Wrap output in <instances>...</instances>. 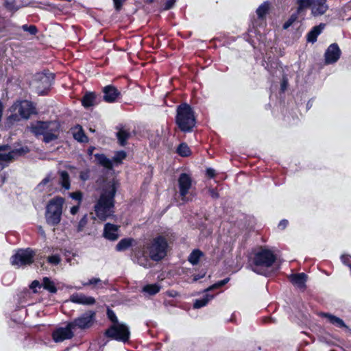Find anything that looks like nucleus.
Listing matches in <instances>:
<instances>
[{"label":"nucleus","instance_id":"12","mask_svg":"<svg viewBox=\"0 0 351 351\" xmlns=\"http://www.w3.org/2000/svg\"><path fill=\"white\" fill-rule=\"evenodd\" d=\"M55 178L51 174L47 175L38 184L36 189L38 192L43 193L44 195H51L56 191Z\"/></svg>","mask_w":351,"mask_h":351},{"label":"nucleus","instance_id":"35","mask_svg":"<svg viewBox=\"0 0 351 351\" xmlns=\"http://www.w3.org/2000/svg\"><path fill=\"white\" fill-rule=\"evenodd\" d=\"M95 95L93 93H88L84 95L82 102L84 107H90L94 104Z\"/></svg>","mask_w":351,"mask_h":351},{"label":"nucleus","instance_id":"17","mask_svg":"<svg viewBox=\"0 0 351 351\" xmlns=\"http://www.w3.org/2000/svg\"><path fill=\"white\" fill-rule=\"evenodd\" d=\"M22 153V149H15L9 153H0V169H3L7 163L14 160L18 156L21 155Z\"/></svg>","mask_w":351,"mask_h":351},{"label":"nucleus","instance_id":"19","mask_svg":"<svg viewBox=\"0 0 351 351\" xmlns=\"http://www.w3.org/2000/svg\"><path fill=\"white\" fill-rule=\"evenodd\" d=\"M118 230L119 226L111 223H106L104 227V236L109 240H117L119 238Z\"/></svg>","mask_w":351,"mask_h":351},{"label":"nucleus","instance_id":"4","mask_svg":"<svg viewBox=\"0 0 351 351\" xmlns=\"http://www.w3.org/2000/svg\"><path fill=\"white\" fill-rule=\"evenodd\" d=\"M64 204V199L60 196L53 197L48 202L46 206L45 218L49 224L56 226L60 222Z\"/></svg>","mask_w":351,"mask_h":351},{"label":"nucleus","instance_id":"14","mask_svg":"<svg viewBox=\"0 0 351 351\" xmlns=\"http://www.w3.org/2000/svg\"><path fill=\"white\" fill-rule=\"evenodd\" d=\"M74 329L70 327L69 323L66 327H61L53 332V339L56 342H61L66 339H71L73 337Z\"/></svg>","mask_w":351,"mask_h":351},{"label":"nucleus","instance_id":"36","mask_svg":"<svg viewBox=\"0 0 351 351\" xmlns=\"http://www.w3.org/2000/svg\"><path fill=\"white\" fill-rule=\"evenodd\" d=\"M129 137V134L124 130H121L117 132V138L120 143L123 145Z\"/></svg>","mask_w":351,"mask_h":351},{"label":"nucleus","instance_id":"40","mask_svg":"<svg viewBox=\"0 0 351 351\" xmlns=\"http://www.w3.org/2000/svg\"><path fill=\"white\" fill-rule=\"evenodd\" d=\"M126 156L124 152H119L116 153L113 158V160L116 162H121Z\"/></svg>","mask_w":351,"mask_h":351},{"label":"nucleus","instance_id":"38","mask_svg":"<svg viewBox=\"0 0 351 351\" xmlns=\"http://www.w3.org/2000/svg\"><path fill=\"white\" fill-rule=\"evenodd\" d=\"M228 281H229V278H226V279H224L223 280H221V281L214 284L213 285L209 287L208 288H207L205 290V291H212L214 289H217V288L221 287L223 286L224 285H226Z\"/></svg>","mask_w":351,"mask_h":351},{"label":"nucleus","instance_id":"50","mask_svg":"<svg viewBox=\"0 0 351 351\" xmlns=\"http://www.w3.org/2000/svg\"><path fill=\"white\" fill-rule=\"evenodd\" d=\"M204 276H205V274H202V275H201V276H198V275H197V276H194L193 279V282L197 281V280H199V279H200V278H203Z\"/></svg>","mask_w":351,"mask_h":351},{"label":"nucleus","instance_id":"26","mask_svg":"<svg viewBox=\"0 0 351 351\" xmlns=\"http://www.w3.org/2000/svg\"><path fill=\"white\" fill-rule=\"evenodd\" d=\"M73 134L74 138L80 142L87 141V137L84 134L83 130L81 126H76L73 128Z\"/></svg>","mask_w":351,"mask_h":351},{"label":"nucleus","instance_id":"3","mask_svg":"<svg viewBox=\"0 0 351 351\" xmlns=\"http://www.w3.org/2000/svg\"><path fill=\"white\" fill-rule=\"evenodd\" d=\"M275 259V256L271 250L261 248L254 254L252 270L257 274H264L265 269L271 267Z\"/></svg>","mask_w":351,"mask_h":351},{"label":"nucleus","instance_id":"39","mask_svg":"<svg viewBox=\"0 0 351 351\" xmlns=\"http://www.w3.org/2000/svg\"><path fill=\"white\" fill-rule=\"evenodd\" d=\"M47 261L49 263L56 265L60 263L61 259L58 255H52L47 258Z\"/></svg>","mask_w":351,"mask_h":351},{"label":"nucleus","instance_id":"20","mask_svg":"<svg viewBox=\"0 0 351 351\" xmlns=\"http://www.w3.org/2000/svg\"><path fill=\"white\" fill-rule=\"evenodd\" d=\"M104 99L106 102H113L119 95V92L112 86H107L104 88Z\"/></svg>","mask_w":351,"mask_h":351},{"label":"nucleus","instance_id":"46","mask_svg":"<svg viewBox=\"0 0 351 351\" xmlns=\"http://www.w3.org/2000/svg\"><path fill=\"white\" fill-rule=\"evenodd\" d=\"M79 208H80V204H78V205L74 206L71 208L70 213L72 215H75L78 212Z\"/></svg>","mask_w":351,"mask_h":351},{"label":"nucleus","instance_id":"45","mask_svg":"<svg viewBox=\"0 0 351 351\" xmlns=\"http://www.w3.org/2000/svg\"><path fill=\"white\" fill-rule=\"evenodd\" d=\"M107 314H108V318L113 322V324L119 323L117 320V318L114 313L112 311L108 310Z\"/></svg>","mask_w":351,"mask_h":351},{"label":"nucleus","instance_id":"51","mask_svg":"<svg viewBox=\"0 0 351 351\" xmlns=\"http://www.w3.org/2000/svg\"><path fill=\"white\" fill-rule=\"evenodd\" d=\"M93 150H94V148H90V149H88V154H89L90 155V154H93Z\"/></svg>","mask_w":351,"mask_h":351},{"label":"nucleus","instance_id":"43","mask_svg":"<svg viewBox=\"0 0 351 351\" xmlns=\"http://www.w3.org/2000/svg\"><path fill=\"white\" fill-rule=\"evenodd\" d=\"M90 171L89 170H84L80 172V178L82 180L86 181L89 179Z\"/></svg>","mask_w":351,"mask_h":351},{"label":"nucleus","instance_id":"34","mask_svg":"<svg viewBox=\"0 0 351 351\" xmlns=\"http://www.w3.org/2000/svg\"><path fill=\"white\" fill-rule=\"evenodd\" d=\"M297 10L298 12L300 13L304 9L311 7L312 8V0H297Z\"/></svg>","mask_w":351,"mask_h":351},{"label":"nucleus","instance_id":"23","mask_svg":"<svg viewBox=\"0 0 351 351\" xmlns=\"http://www.w3.org/2000/svg\"><path fill=\"white\" fill-rule=\"evenodd\" d=\"M321 315L327 319V320L332 324L339 328H347L344 322L333 315L329 313H321Z\"/></svg>","mask_w":351,"mask_h":351},{"label":"nucleus","instance_id":"11","mask_svg":"<svg viewBox=\"0 0 351 351\" xmlns=\"http://www.w3.org/2000/svg\"><path fill=\"white\" fill-rule=\"evenodd\" d=\"M53 79V76L51 73H38L34 82L38 93L44 94L50 87Z\"/></svg>","mask_w":351,"mask_h":351},{"label":"nucleus","instance_id":"16","mask_svg":"<svg viewBox=\"0 0 351 351\" xmlns=\"http://www.w3.org/2000/svg\"><path fill=\"white\" fill-rule=\"evenodd\" d=\"M70 301L82 304V305H93L95 303V299L93 297L86 295L83 293H73L70 296Z\"/></svg>","mask_w":351,"mask_h":351},{"label":"nucleus","instance_id":"2","mask_svg":"<svg viewBox=\"0 0 351 351\" xmlns=\"http://www.w3.org/2000/svg\"><path fill=\"white\" fill-rule=\"evenodd\" d=\"M28 130L35 136L43 135V141L47 143L56 140L60 133L59 124L56 122H34Z\"/></svg>","mask_w":351,"mask_h":351},{"label":"nucleus","instance_id":"28","mask_svg":"<svg viewBox=\"0 0 351 351\" xmlns=\"http://www.w3.org/2000/svg\"><path fill=\"white\" fill-rule=\"evenodd\" d=\"M134 240L132 239H124L121 240L117 245L116 249L117 251H124L130 247Z\"/></svg>","mask_w":351,"mask_h":351},{"label":"nucleus","instance_id":"9","mask_svg":"<svg viewBox=\"0 0 351 351\" xmlns=\"http://www.w3.org/2000/svg\"><path fill=\"white\" fill-rule=\"evenodd\" d=\"M167 242L163 238L155 239L149 247V256L154 261H159L166 255Z\"/></svg>","mask_w":351,"mask_h":351},{"label":"nucleus","instance_id":"31","mask_svg":"<svg viewBox=\"0 0 351 351\" xmlns=\"http://www.w3.org/2000/svg\"><path fill=\"white\" fill-rule=\"evenodd\" d=\"M95 160L104 167L111 169L112 162L103 154H95Z\"/></svg>","mask_w":351,"mask_h":351},{"label":"nucleus","instance_id":"6","mask_svg":"<svg viewBox=\"0 0 351 351\" xmlns=\"http://www.w3.org/2000/svg\"><path fill=\"white\" fill-rule=\"evenodd\" d=\"M10 110L11 114L9 118L14 121L23 119H27L32 114L36 113L35 107L32 103L27 100L16 102L11 107Z\"/></svg>","mask_w":351,"mask_h":351},{"label":"nucleus","instance_id":"18","mask_svg":"<svg viewBox=\"0 0 351 351\" xmlns=\"http://www.w3.org/2000/svg\"><path fill=\"white\" fill-rule=\"evenodd\" d=\"M312 14L319 16L324 14L328 6L326 5V0H312Z\"/></svg>","mask_w":351,"mask_h":351},{"label":"nucleus","instance_id":"53","mask_svg":"<svg viewBox=\"0 0 351 351\" xmlns=\"http://www.w3.org/2000/svg\"><path fill=\"white\" fill-rule=\"evenodd\" d=\"M146 1H147V2H149V3H151L153 1V0H146Z\"/></svg>","mask_w":351,"mask_h":351},{"label":"nucleus","instance_id":"22","mask_svg":"<svg viewBox=\"0 0 351 351\" xmlns=\"http://www.w3.org/2000/svg\"><path fill=\"white\" fill-rule=\"evenodd\" d=\"M106 281H103L99 278H92L86 282H82L84 287H91L92 289L103 288L106 285Z\"/></svg>","mask_w":351,"mask_h":351},{"label":"nucleus","instance_id":"33","mask_svg":"<svg viewBox=\"0 0 351 351\" xmlns=\"http://www.w3.org/2000/svg\"><path fill=\"white\" fill-rule=\"evenodd\" d=\"M213 298V296L212 295L207 294L204 298L196 300L193 304L194 308H199L206 306Z\"/></svg>","mask_w":351,"mask_h":351},{"label":"nucleus","instance_id":"54","mask_svg":"<svg viewBox=\"0 0 351 351\" xmlns=\"http://www.w3.org/2000/svg\"><path fill=\"white\" fill-rule=\"evenodd\" d=\"M90 132H95V130H93L92 128H90Z\"/></svg>","mask_w":351,"mask_h":351},{"label":"nucleus","instance_id":"10","mask_svg":"<svg viewBox=\"0 0 351 351\" xmlns=\"http://www.w3.org/2000/svg\"><path fill=\"white\" fill-rule=\"evenodd\" d=\"M34 252L31 249L19 250L11 257V263L16 267H21L33 263Z\"/></svg>","mask_w":351,"mask_h":351},{"label":"nucleus","instance_id":"30","mask_svg":"<svg viewBox=\"0 0 351 351\" xmlns=\"http://www.w3.org/2000/svg\"><path fill=\"white\" fill-rule=\"evenodd\" d=\"M203 255L204 254L202 251L195 250L190 254L188 260L192 265H196Z\"/></svg>","mask_w":351,"mask_h":351},{"label":"nucleus","instance_id":"47","mask_svg":"<svg viewBox=\"0 0 351 351\" xmlns=\"http://www.w3.org/2000/svg\"><path fill=\"white\" fill-rule=\"evenodd\" d=\"M288 224V221L287 220H282L279 224H278V227L280 228L281 229H285L286 228V226H287Z\"/></svg>","mask_w":351,"mask_h":351},{"label":"nucleus","instance_id":"13","mask_svg":"<svg viewBox=\"0 0 351 351\" xmlns=\"http://www.w3.org/2000/svg\"><path fill=\"white\" fill-rule=\"evenodd\" d=\"M94 315L95 313L93 312L90 311L86 313L81 317L70 322V327H73L74 330L76 328L85 329L89 328L93 323Z\"/></svg>","mask_w":351,"mask_h":351},{"label":"nucleus","instance_id":"32","mask_svg":"<svg viewBox=\"0 0 351 351\" xmlns=\"http://www.w3.org/2000/svg\"><path fill=\"white\" fill-rule=\"evenodd\" d=\"M42 285L45 289L51 293H56L57 291V289L55 287L54 283L49 278H44Z\"/></svg>","mask_w":351,"mask_h":351},{"label":"nucleus","instance_id":"52","mask_svg":"<svg viewBox=\"0 0 351 351\" xmlns=\"http://www.w3.org/2000/svg\"><path fill=\"white\" fill-rule=\"evenodd\" d=\"M288 26H289V24H285V26H284V27H285V28H287V27H288Z\"/></svg>","mask_w":351,"mask_h":351},{"label":"nucleus","instance_id":"5","mask_svg":"<svg viewBox=\"0 0 351 351\" xmlns=\"http://www.w3.org/2000/svg\"><path fill=\"white\" fill-rule=\"evenodd\" d=\"M177 125L183 132H190L195 125L193 112L189 105L183 104L177 109Z\"/></svg>","mask_w":351,"mask_h":351},{"label":"nucleus","instance_id":"8","mask_svg":"<svg viewBox=\"0 0 351 351\" xmlns=\"http://www.w3.org/2000/svg\"><path fill=\"white\" fill-rule=\"evenodd\" d=\"M106 335L117 341L126 342L130 338V332L127 325L114 323L106 331Z\"/></svg>","mask_w":351,"mask_h":351},{"label":"nucleus","instance_id":"7","mask_svg":"<svg viewBox=\"0 0 351 351\" xmlns=\"http://www.w3.org/2000/svg\"><path fill=\"white\" fill-rule=\"evenodd\" d=\"M178 182L179 199H177V203L179 202L180 204H184L189 201H191L193 196L190 191L191 187V179L190 176L186 173L181 174Z\"/></svg>","mask_w":351,"mask_h":351},{"label":"nucleus","instance_id":"21","mask_svg":"<svg viewBox=\"0 0 351 351\" xmlns=\"http://www.w3.org/2000/svg\"><path fill=\"white\" fill-rule=\"evenodd\" d=\"M306 276L304 273L293 275L291 277V282L298 288L303 289L305 286Z\"/></svg>","mask_w":351,"mask_h":351},{"label":"nucleus","instance_id":"25","mask_svg":"<svg viewBox=\"0 0 351 351\" xmlns=\"http://www.w3.org/2000/svg\"><path fill=\"white\" fill-rule=\"evenodd\" d=\"M59 183L65 190H69L71 187L70 178L67 172L61 171L59 172Z\"/></svg>","mask_w":351,"mask_h":351},{"label":"nucleus","instance_id":"15","mask_svg":"<svg viewBox=\"0 0 351 351\" xmlns=\"http://www.w3.org/2000/svg\"><path fill=\"white\" fill-rule=\"evenodd\" d=\"M341 55V51L336 44L330 45L325 53L326 62L331 64L337 62Z\"/></svg>","mask_w":351,"mask_h":351},{"label":"nucleus","instance_id":"1","mask_svg":"<svg viewBox=\"0 0 351 351\" xmlns=\"http://www.w3.org/2000/svg\"><path fill=\"white\" fill-rule=\"evenodd\" d=\"M118 186V182L114 179L105 181L101 187V192L99 199L94 207V219L98 218L101 221L106 220L113 213L114 197Z\"/></svg>","mask_w":351,"mask_h":351},{"label":"nucleus","instance_id":"24","mask_svg":"<svg viewBox=\"0 0 351 351\" xmlns=\"http://www.w3.org/2000/svg\"><path fill=\"white\" fill-rule=\"evenodd\" d=\"M160 290V287L156 284H150L145 285L142 289V292L145 296H152L158 293Z\"/></svg>","mask_w":351,"mask_h":351},{"label":"nucleus","instance_id":"48","mask_svg":"<svg viewBox=\"0 0 351 351\" xmlns=\"http://www.w3.org/2000/svg\"><path fill=\"white\" fill-rule=\"evenodd\" d=\"M206 172H207L208 176L210 177H213L215 176V170L214 169H208Z\"/></svg>","mask_w":351,"mask_h":351},{"label":"nucleus","instance_id":"44","mask_svg":"<svg viewBox=\"0 0 351 351\" xmlns=\"http://www.w3.org/2000/svg\"><path fill=\"white\" fill-rule=\"evenodd\" d=\"M87 219L86 216H84L79 222L77 226V231L80 232L83 230L84 227L86 225Z\"/></svg>","mask_w":351,"mask_h":351},{"label":"nucleus","instance_id":"49","mask_svg":"<svg viewBox=\"0 0 351 351\" xmlns=\"http://www.w3.org/2000/svg\"><path fill=\"white\" fill-rule=\"evenodd\" d=\"M40 286V283L37 280H34V282H32V285H31V288L32 289H34L37 287H39Z\"/></svg>","mask_w":351,"mask_h":351},{"label":"nucleus","instance_id":"27","mask_svg":"<svg viewBox=\"0 0 351 351\" xmlns=\"http://www.w3.org/2000/svg\"><path fill=\"white\" fill-rule=\"evenodd\" d=\"M324 27V25H319L315 27L308 34V40L309 42H315L317 36L321 33Z\"/></svg>","mask_w":351,"mask_h":351},{"label":"nucleus","instance_id":"42","mask_svg":"<svg viewBox=\"0 0 351 351\" xmlns=\"http://www.w3.org/2000/svg\"><path fill=\"white\" fill-rule=\"evenodd\" d=\"M22 29L25 32H29L32 35L36 34L37 32V29L34 25L27 26V25H23Z\"/></svg>","mask_w":351,"mask_h":351},{"label":"nucleus","instance_id":"37","mask_svg":"<svg viewBox=\"0 0 351 351\" xmlns=\"http://www.w3.org/2000/svg\"><path fill=\"white\" fill-rule=\"evenodd\" d=\"M269 10V4L267 3H263L256 10V13L259 17H263Z\"/></svg>","mask_w":351,"mask_h":351},{"label":"nucleus","instance_id":"41","mask_svg":"<svg viewBox=\"0 0 351 351\" xmlns=\"http://www.w3.org/2000/svg\"><path fill=\"white\" fill-rule=\"evenodd\" d=\"M69 196L72 199L78 201V204H80L81 201L82 199V193L80 191L71 193H69Z\"/></svg>","mask_w":351,"mask_h":351},{"label":"nucleus","instance_id":"29","mask_svg":"<svg viewBox=\"0 0 351 351\" xmlns=\"http://www.w3.org/2000/svg\"><path fill=\"white\" fill-rule=\"evenodd\" d=\"M177 154L182 157H188L191 156V151L188 145L183 143L177 147Z\"/></svg>","mask_w":351,"mask_h":351}]
</instances>
